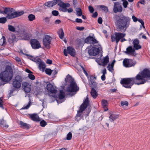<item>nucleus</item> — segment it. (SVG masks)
<instances>
[{"label":"nucleus","instance_id":"nucleus-22","mask_svg":"<svg viewBox=\"0 0 150 150\" xmlns=\"http://www.w3.org/2000/svg\"><path fill=\"white\" fill-rule=\"evenodd\" d=\"M139 41L137 39H134L133 42L132 44L133 45V48L136 50H137L141 48V46L139 45Z\"/></svg>","mask_w":150,"mask_h":150},{"label":"nucleus","instance_id":"nucleus-24","mask_svg":"<svg viewBox=\"0 0 150 150\" xmlns=\"http://www.w3.org/2000/svg\"><path fill=\"white\" fill-rule=\"evenodd\" d=\"M67 51L68 53L72 56H74L76 53L75 49L71 47H68L67 48Z\"/></svg>","mask_w":150,"mask_h":150},{"label":"nucleus","instance_id":"nucleus-19","mask_svg":"<svg viewBox=\"0 0 150 150\" xmlns=\"http://www.w3.org/2000/svg\"><path fill=\"white\" fill-rule=\"evenodd\" d=\"M46 88L48 91L51 93H56L57 92V91L55 89L54 86L50 83L47 84Z\"/></svg>","mask_w":150,"mask_h":150},{"label":"nucleus","instance_id":"nucleus-10","mask_svg":"<svg viewBox=\"0 0 150 150\" xmlns=\"http://www.w3.org/2000/svg\"><path fill=\"white\" fill-rule=\"evenodd\" d=\"M52 38L50 35H46L43 38V45L47 49L50 48V45Z\"/></svg>","mask_w":150,"mask_h":150},{"label":"nucleus","instance_id":"nucleus-41","mask_svg":"<svg viewBox=\"0 0 150 150\" xmlns=\"http://www.w3.org/2000/svg\"><path fill=\"white\" fill-rule=\"evenodd\" d=\"M28 18L30 21H32L35 19V17L34 15L30 14L28 15Z\"/></svg>","mask_w":150,"mask_h":150},{"label":"nucleus","instance_id":"nucleus-35","mask_svg":"<svg viewBox=\"0 0 150 150\" xmlns=\"http://www.w3.org/2000/svg\"><path fill=\"white\" fill-rule=\"evenodd\" d=\"M64 93L62 90L60 91L59 94L58 95L59 99L60 100L64 98Z\"/></svg>","mask_w":150,"mask_h":150},{"label":"nucleus","instance_id":"nucleus-36","mask_svg":"<svg viewBox=\"0 0 150 150\" xmlns=\"http://www.w3.org/2000/svg\"><path fill=\"white\" fill-rule=\"evenodd\" d=\"M93 37L91 36H89L86 38L85 40V42L86 43H91Z\"/></svg>","mask_w":150,"mask_h":150},{"label":"nucleus","instance_id":"nucleus-46","mask_svg":"<svg viewBox=\"0 0 150 150\" xmlns=\"http://www.w3.org/2000/svg\"><path fill=\"white\" fill-rule=\"evenodd\" d=\"M72 137V134L70 132H69L67 135V137L66 138L67 139V140H70L71 139Z\"/></svg>","mask_w":150,"mask_h":150},{"label":"nucleus","instance_id":"nucleus-60","mask_svg":"<svg viewBox=\"0 0 150 150\" xmlns=\"http://www.w3.org/2000/svg\"><path fill=\"white\" fill-rule=\"evenodd\" d=\"M3 102L1 98H0V107L1 108L3 109H4V107L2 104V103Z\"/></svg>","mask_w":150,"mask_h":150},{"label":"nucleus","instance_id":"nucleus-12","mask_svg":"<svg viewBox=\"0 0 150 150\" xmlns=\"http://www.w3.org/2000/svg\"><path fill=\"white\" fill-rule=\"evenodd\" d=\"M24 13L23 11H16L13 13H11L7 14L6 18L8 19H12L13 18L20 16Z\"/></svg>","mask_w":150,"mask_h":150},{"label":"nucleus","instance_id":"nucleus-33","mask_svg":"<svg viewBox=\"0 0 150 150\" xmlns=\"http://www.w3.org/2000/svg\"><path fill=\"white\" fill-rule=\"evenodd\" d=\"M58 33L59 38L61 39H63L64 36V33L63 29H61L59 30L58 32Z\"/></svg>","mask_w":150,"mask_h":150},{"label":"nucleus","instance_id":"nucleus-20","mask_svg":"<svg viewBox=\"0 0 150 150\" xmlns=\"http://www.w3.org/2000/svg\"><path fill=\"white\" fill-rule=\"evenodd\" d=\"M60 0H53L52 1H49L45 3V6L49 7H52L55 5L57 3L58 5V4L60 3Z\"/></svg>","mask_w":150,"mask_h":150},{"label":"nucleus","instance_id":"nucleus-7","mask_svg":"<svg viewBox=\"0 0 150 150\" xmlns=\"http://www.w3.org/2000/svg\"><path fill=\"white\" fill-rule=\"evenodd\" d=\"M22 82V77L20 76H16L13 79L12 81V86L15 89H18L21 87Z\"/></svg>","mask_w":150,"mask_h":150},{"label":"nucleus","instance_id":"nucleus-50","mask_svg":"<svg viewBox=\"0 0 150 150\" xmlns=\"http://www.w3.org/2000/svg\"><path fill=\"white\" fill-rule=\"evenodd\" d=\"M121 105L122 106H124V105L125 106H128V102L127 101H122L121 102Z\"/></svg>","mask_w":150,"mask_h":150},{"label":"nucleus","instance_id":"nucleus-55","mask_svg":"<svg viewBox=\"0 0 150 150\" xmlns=\"http://www.w3.org/2000/svg\"><path fill=\"white\" fill-rule=\"evenodd\" d=\"M137 21H138L142 25L143 27L144 28H145V26L144 25V21L141 19H138Z\"/></svg>","mask_w":150,"mask_h":150},{"label":"nucleus","instance_id":"nucleus-28","mask_svg":"<svg viewBox=\"0 0 150 150\" xmlns=\"http://www.w3.org/2000/svg\"><path fill=\"white\" fill-rule=\"evenodd\" d=\"M91 94L92 97L94 99L96 98L98 96V93L93 87L91 88Z\"/></svg>","mask_w":150,"mask_h":150},{"label":"nucleus","instance_id":"nucleus-34","mask_svg":"<svg viewBox=\"0 0 150 150\" xmlns=\"http://www.w3.org/2000/svg\"><path fill=\"white\" fill-rule=\"evenodd\" d=\"M19 124L21 125V127H23L25 128L29 129V128L28 124L26 123H24L21 121H20Z\"/></svg>","mask_w":150,"mask_h":150},{"label":"nucleus","instance_id":"nucleus-52","mask_svg":"<svg viewBox=\"0 0 150 150\" xmlns=\"http://www.w3.org/2000/svg\"><path fill=\"white\" fill-rule=\"evenodd\" d=\"M26 55L28 56V58L30 59L33 61L35 57H34L33 56L31 55L26 54Z\"/></svg>","mask_w":150,"mask_h":150},{"label":"nucleus","instance_id":"nucleus-4","mask_svg":"<svg viewBox=\"0 0 150 150\" xmlns=\"http://www.w3.org/2000/svg\"><path fill=\"white\" fill-rule=\"evenodd\" d=\"M65 81L66 82H70V84L67 89V92H76L79 91V87L77 86L74 79L69 74L66 76Z\"/></svg>","mask_w":150,"mask_h":150},{"label":"nucleus","instance_id":"nucleus-23","mask_svg":"<svg viewBox=\"0 0 150 150\" xmlns=\"http://www.w3.org/2000/svg\"><path fill=\"white\" fill-rule=\"evenodd\" d=\"M119 117V115L118 114H115L112 113H110L109 117V120L110 122H113L118 119Z\"/></svg>","mask_w":150,"mask_h":150},{"label":"nucleus","instance_id":"nucleus-47","mask_svg":"<svg viewBox=\"0 0 150 150\" xmlns=\"http://www.w3.org/2000/svg\"><path fill=\"white\" fill-rule=\"evenodd\" d=\"M8 30L10 31H12V32L15 31V29L14 27L13 26L11 25H8Z\"/></svg>","mask_w":150,"mask_h":150},{"label":"nucleus","instance_id":"nucleus-37","mask_svg":"<svg viewBox=\"0 0 150 150\" xmlns=\"http://www.w3.org/2000/svg\"><path fill=\"white\" fill-rule=\"evenodd\" d=\"M76 15L77 16H81L82 15V12L80 8H76Z\"/></svg>","mask_w":150,"mask_h":150},{"label":"nucleus","instance_id":"nucleus-64","mask_svg":"<svg viewBox=\"0 0 150 150\" xmlns=\"http://www.w3.org/2000/svg\"><path fill=\"white\" fill-rule=\"evenodd\" d=\"M138 3H139L142 4L144 5L146 2L144 0H141L138 2Z\"/></svg>","mask_w":150,"mask_h":150},{"label":"nucleus","instance_id":"nucleus-13","mask_svg":"<svg viewBox=\"0 0 150 150\" xmlns=\"http://www.w3.org/2000/svg\"><path fill=\"white\" fill-rule=\"evenodd\" d=\"M32 48L34 49H38L41 47L40 44L38 41L35 39H32L30 41Z\"/></svg>","mask_w":150,"mask_h":150},{"label":"nucleus","instance_id":"nucleus-39","mask_svg":"<svg viewBox=\"0 0 150 150\" xmlns=\"http://www.w3.org/2000/svg\"><path fill=\"white\" fill-rule=\"evenodd\" d=\"M108 104V103L107 100H102V106L104 108H106Z\"/></svg>","mask_w":150,"mask_h":150},{"label":"nucleus","instance_id":"nucleus-5","mask_svg":"<svg viewBox=\"0 0 150 150\" xmlns=\"http://www.w3.org/2000/svg\"><path fill=\"white\" fill-rule=\"evenodd\" d=\"M126 34L120 32L115 33L114 35H112L111 36V41L114 42L115 41L117 44L120 40L121 42H123L127 40L126 39L124 38L125 37Z\"/></svg>","mask_w":150,"mask_h":150},{"label":"nucleus","instance_id":"nucleus-26","mask_svg":"<svg viewBox=\"0 0 150 150\" xmlns=\"http://www.w3.org/2000/svg\"><path fill=\"white\" fill-rule=\"evenodd\" d=\"M0 126L5 129L7 128L8 127V125L6 124V122L3 118L0 120Z\"/></svg>","mask_w":150,"mask_h":150},{"label":"nucleus","instance_id":"nucleus-2","mask_svg":"<svg viewBox=\"0 0 150 150\" xmlns=\"http://www.w3.org/2000/svg\"><path fill=\"white\" fill-rule=\"evenodd\" d=\"M141 77L137 75L135 78H124L122 79L120 83L123 86L126 88H131L132 86L135 84L138 85L143 84L144 83H139L137 80L140 79Z\"/></svg>","mask_w":150,"mask_h":150},{"label":"nucleus","instance_id":"nucleus-57","mask_svg":"<svg viewBox=\"0 0 150 150\" xmlns=\"http://www.w3.org/2000/svg\"><path fill=\"white\" fill-rule=\"evenodd\" d=\"M76 22L79 23H81L82 22V21L81 19L77 18L75 20Z\"/></svg>","mask_w":150,"mask_h":150},{"label":"nucleus","instance_id":"nucleus-38","mask_svg":"<svg viewBox=\"0 0 150 150\" xmlns=\"http://www.w3.org/2000/svg\"><path fill=\"white\" fill-rule=\"evenodd\" d=\"M41 59L38 57H35L34 59L33 62L38 64L42 62Z\"/></svg>","mask_w":150,"mask_h":150},{"label":"nucleus","instance_id":"nucleus-8","mask_svg":"<svg viewBox=\"0 0 150 150\" xmlns=\"http://www.w3.org/2000/svg\"><path fill=\"white\" fill-rule=\"evenodd\" d=\"M89 104V100L88 97L84 100L83 103L81 105L79 110L78 111V113L76 115L77 117H80L81 116V113L87 108Z\"/></svg>","mask_w":150,"mask_h":150},{"label":"nucleus","instance_id":"nucleus-14","mask_svg":"<svg viewBox=\"0 0 150 150\" xmlns=\"http://www.w3.org/2000/svg\"><path fill=\"white\" fill-rule=\"evenodd\" d=\"M88 79L91 86L96 88L97 86V83L95 81V80L96 79V77L93 76L92 75H90L88 77Z\"/></svg>","mask_w":150,"mask_h":150},{"label":"nucleus","instance_id":"nucleus-51","mask_svg":"<svg viewBox=\"0 0 150 150\" xmlns=\"http://www.w3.org/2000/svg\"><path fill=\"white\" fill-rule=\"evenodd\" d=\"M28 77L30 79L32 80H34L35 79V76L31 74H28Z\"/></svg>","mask_w":150,"mask_h":150},{"label":"nucleus","instance_id":"nucleus-61","mask_svg":"<svg viewBox=\"0 0 150 150\" xmlns=\"http://www.w3.org/2000/svg\"><path fill=\"white\" fill-rule=\"evenodd\" d=\"M132 19L134 22H137L138 20V19L134 16H132Z\"/></svg>","mask_w":150,"mask_h":150},{"label":"nucleus","instance_id":"nucleus-17","mask_svg":"<svg viewBox=\"0 0 150 150\" xmlns=\"http://www.w3.org/2000/svg\"><path fill=\"white\" fill-rule=\"evenodd\" d=\"M99 52V49L94 47H92L88 51L89 54L91 56H96L98 54Z\"/></svg>","mask_w":150,"mask_h":150},{"label":"nucleus","instance_id":"nucleus-40","mask_svg":"<svg viewBox=\"0 0 150 150\" xmlns=\"http://www.w3.org/2000/svg\"><path fill=\"white\" fill-rule=\"evenodd\" d=\"M100 8L104 11L105 12H107L108 11V8L105 6L103 5H100L99 6Z\"/></svg>","mask_w":150,"mask_h":150},{"label":"nucleus","instance_id":"nucleus-42","mask_svg":"<svg viewBox=\"0 0 150 150\" xmlns=\"http://www.w3.org/2000/svg\"><path fill=\"white\" fill-rule=\"evenodd\" d=\"M6 17H1L0 18V23H5L7 21Z\"/></svg>","mask_w":150,"mask_h":150},{"label":"nucleus","instance_id":"nucleus-53","mask_svg":"<svg viewBox=\"0 0 150 150\" xmlns=\"http://www.w3.org/2000/svg\"><path fill=\"white\" fill-rule=\"evenodd\" d=\"M30 105V102H29L26 106H24L23 108H21V109H27L29 108Z\"/></svg>","mask_w":150,"mask_h":150},{"label":"nucleus","instance_id":"nucleus-31","mask_svg":"<svg viewBox=\"0 0 150 150\" xmlns=\"http://www.w3.org/2000/svg\"><path fill=\"white\" fill-rule=\"evenodd\" d=\"M16 38L15 35H12L11 38H9L8 42L9 43L11 44L13 43L14 42L16 41Z\"/></svg>","mask_w":150,"mask_h":150},{"label":"nucleus","instance_id":"nucleus-3","mask_svg":"<svg viewBox=\"0 0 150 150\" xmlns=\"http://www.w3.org/2000/svg\"><path fill=\"white\" fill-rule=\"evenodd\" d=\"M13 73L11 67L9 65H7L5 71L1 72L0 74V78L1 81L7 82L10 81L13 78Z\"/></svg>","mask_w":150,"mask_h":150},{"label":"nucleus","instance_id":"nucleus-30","mask_svg":"<svg viewBox=\"0 0 150 150\" xmlns=\"http://www.w3.org/2000/svg\"><path fill=\"white\" fill-rule=\"evenodd\" d=\"M58 6L60 7H69L70 6V4L68 3H64L61 0H60V3L58 4Z\"/></svg>","mask_w":150,"mask_h":150},{"label":"nucleus","instance_id":"nucleus-56","mask_svg":"<svg viewBox=\"0 0 150 150\" xmlns=\"http://www.w3.org/2000/svg\"><path fill=\"white\" fill-rule=\"evenodd\" d=\"M88 9L90 12L91 13H93L94 11L93 8L92 6H90L88 7Z\"/></svg>","mask_w":150,"mask_h":150},{"label":"nucleus","instance_id":"nucleus-58","mask_svg":"<svg viewBox=\"0 0 150 150\" xmlns=\"http://www.w3.org/2000/svg\"><path fill=\"white\" fill-rule=\"evenodd\" d=\"M76 28L77 30H78L81 31L84 30V27H80L79 26H77L76 27Z\"/></svg>","mask_w":150,"mask_h":150},{"label":"nucleus","instance_id":"nucleus-6","mask_svg":"<svg viewBox=\"0 0 150 150\" xmlns=\"http://www.w3.org/2000/svg\"><path fill=\"white\" fill-rule=\"evenodd\" d=\"M140 74H138L141 77L140 79L137 80L139 83H145L146 81L144 78L149 79L150 78V71L147 69H144L142 72L140 73Z\"/></svg>","mask_w":150,"mask_h":150},{"label":"nucleus","instance_id":"nucleus-9","mask_svg":"<svg viewBox=\"0 0 150 150\" xmlns=\"http://www.w3.org/2000/svg\"><path fill=\"white\" fill-rule=\"evenodd\" d=\"M136 64V61H133L132 59H125L123 62V66L127 68L134 66Z\"/></svg>","mask_w":150,"mask_h":150},{"label":"nucleus","instance_id":"nucleus-32","mask_svg":"<svg viewBox=\"0 0 150 150\" xmlns=\"http://www.w3.org/2000/svg\"><path fill=\"white\" fill-rule=\"evenodd\" d=\"M6 38L4 36H3L0 39V45L4 46L6 45Z\"/></svg>","mask_w":150,"mask_h":150},{"label":"nucleus","instance_id":"nucleus-29","mask_svg":"<svg viewBox=\"0 0 150 150\" xmlns=\"http://www.w3.org/2000/svg\"><path fill=\"white\" fill-rule=\"evenodd\" d=\"M38 65L39 69L40 71H44L46 67L45 64L42 61Z\"/></svg>","mask_w":150,"mask_h":150},{"label":"nucleus","instance_id":"nucleus-44","mask_svg":"<svg viewBox=\"0 0 150 150\" xmlns=\"http://www.w3.org/2000/svg\"><path fill=\"white\" fill-rule=\"evenodd\" d=\"M40 124L41 127H44L47 125V123L45 120H42L40 122Z\"/></svg>","mask_w":150,"mask_h":150},{"label":"nucleus","instance_id":"nucleus-15","mask_svg":"<svg viewBox=\"0 0 150 150\" xmlns=\"http://www.w3.org/2000/svg\"><path fill=\"white\" fill-rule=\"evenodd\" d=\"M122 10V7L119 2H115L114 4L113 11L114 13L121 12Z\"/></svg>","mask_w":150,"mask_h":150},{"label":"nucleus","instance_id":"nucleus-18","mask_svg":"<svg viewBox=\"0 0 150 150\" xmlns=\"http://www.w3.org/2000/svg\"><path fill=\"white\" fill-rule=\"evenodd\" d=\"M22 87L25 92L29 93L31 91V86L27 82H23L22 83Z\"/></svg>","mask_w":150,"mask_h":150},{"label":"nucleus","instance_id":"nucleus-48","mask_svg":"<svg viewBox=\"0 0 150 150\" xmlns=\"http://www.w3.org/2000/svg\"><path fill=\"white\" fill-rule=\"evenodd\" d=\"M59 10L63 12H66L67 11V8L65 7H60V8H59Z\"/></svg>","mask_w":150,"mask_h":150},{"label":"nucleus","instance_id":"nucleus-11","mask_svg":"<svg viewBox=\"0 0 150 150\" xmlns=\"http://www.w3.org/2000/svg\"><path fill=\"white\" fill-rule=\"evenodd\" d=\"M19 35L22 39L25 40H29L32 36L31 34L24 30L20 31L19 33Z\"/></svg>","mask_w":150,"mask_h":150},{"label":"nucleus","instance_id":"nucleus-21","mask_svg":"<svg viewBox=\"0 0 150 150\" xmlns=\"http://www.w3.org/2000/svg\"><path fill=\"white\" fill-rule=\"evenodd\" d=\"M29 115L30 119L34 121L38 122L40 121L38 115L35 113L29 114Z\"/></svg>","mask_w":150,"mask_h":150},{"label":"nucleus","instance_id":"nucleus-43","mask_svg":"<svg viewBox=\"0 0 150 150\" xmlns=\"http://www.w3.org/2000/svg\"><path fill=\"white\" fill-rule=\"evenodd\" d=\"M53 71L52 70L50 69H46L45 71L46 73L49 75H50Z\"/></svg>","mask_w":150,"mask_h":150},{"label":"nucleus","instance_id":"nucleus-25","mask_svg":"<svg viewBox=\"0 0 150 150\" xmlns=\"http://www.w3.org/2000/svg\"><path fill=\"white\" fill-rule=\"evenodd\" d=\"M13 8H12L5 7L4 8V11H1L0 12L4 14H6L7 15V14L13 12Z\"/></svg>","mask_w":150,"mask_h":150},{"label":"nucleus","instance_id":"nucleus-16","mask_svg":"<svg viewBox=\"0 0 150 150\" xmlns=\"http://www.w3.org/2000/svg\"><path fill=\"white\" fill-rule=\"evenodd\" d=\"M126 54L135 56L137 55L135 50L132 46H129L126 48V51L125 52Z\"/></svg>","mask_w":150,"mask_h":150},{"label":"nucleus","instance_id":"nucleus-1","mask_svg":"<svg viewBox=\"0 0 150 150\" xmlns=\"http://www.w3.org/2000/svg\"><path fill=\"white\" fill-rule=\"evenodd\" d=\"M116 21L115 24L117 28L121 32H125L128 28L130 24V18L123 14L115 16Z\"/></svg>","mask_w":150,"mask_h":150},{"label":"nucleus","instance_id":"nucleus-59","mask_svg":"<svg viewBox=\"0 0 150 150\" xmlns=\"http://www.w3.org/2000/svg\"><path fill=\"white\" fill-rule=\"evenodd\" d=\"M97 43H98V41L96 40V39L93 37L91 43L95 44Z\"/></svg>","mask_w":150,"mask_h":150},{"label":"nucleus","instance_id":"nucleus-45","mask_svg":"<svg viewBox=\"0 0 150 150\" xmlns=\"http://www.w3.org/2000/svg\"><path fill=\"white\" fill-rule=\"evenodd\" d=\"M113 67L114 66L110 64H109L107 67V68L108 69V70L112 72L114 70Z\"/></svg>","mask_w":150,"mask_h":150},{"label":"nucleus","instance_id":"nucleus-54","mask_svg":"<svg viewBox=\"0 0 150 150\" xmlns=\"http://www.w3.org/2000/svg\"><path fill=\"white\" fill-rule=\"evenodd\" d=\"M128 4V3L127 1H124L123 2V5L124 7L125 8H126L127 7Z\"/></svg>","mask_w":150,"mask_h":150},{"label":"nucleus","instance_id":"nucleus-27","mask_svg":"<svg viewBox=\"0 0 150 150\" xmlns=\"http://www.w3.org/2000/svg\"><path fill=\"white\" fill-rule=\"evenodd\" d=\"M103 61L102 62V64H99L102 65L103 66L105 67L109 62V58L108 56L107 55L106 57H104L103 58Z\"/></svg>","mask_w":150,"mask_h":150},{"label":"nucleus","instance_id":"nucleus-62","mask_svg":"<svg viewBox=\"0 0 150 150\" xmlns=\"http://www.w3.org/2000/svg\"><path fill=\"white\" fill-rule=\"evenodd\" d=\"M98 23L99 24H101L102 23L103 20L101 17H99L98 20Z\"/></svg>","mask_w":150,"mask_h":150},{"label":"nucleus","instance_id":"nucleus-49","mask_svg":"<svg viewBox=\"0 0 150 150\" xmlns=\"http://www.w3.org/2000/svg\"><path fill=\"white\" fill-rule=\"evenodd\" d=\"M52 14L54 16H57L59 14V12L57 11L54 10L52 11Z\"/></svg>","mask_w":150,"mask_h":150},{"label":"nucleus","instance_id":"nucleus-63","mask_svg":"<svg viewBox=\"0 0 150 150\" xmlns=\"http://www.w3.org/2000/svg\"><path fill=\"white\" fill-rule=\"evenodd\" d=\"M98 16V13L97 11H96L93 14L92 16L93 18H96Z\"/></svg>","mask_w":150,"mask_h":150}]
</instances>
